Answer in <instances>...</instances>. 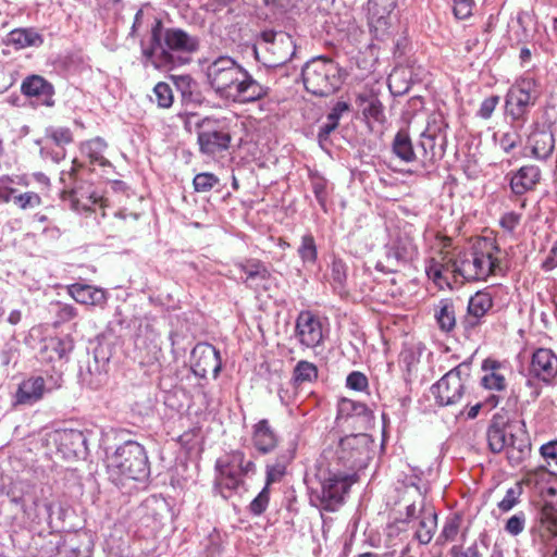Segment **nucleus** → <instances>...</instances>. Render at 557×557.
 <instances>
[{"instance_id": "nucleus-36", "label": "nucleus", "mask_w": 557, "mask_h": 557, "mask_svg": "<svg viewBox=\"0 0 557 557\" xmlns=\"http://www.w3.org/2000/svg\"><path fill=\"white\" fill-rule=\"evenodd\" d=\"M239 269L244 274V282L249 287H259L261 283L267 281L270 276L265 265L258 260H250L246 263H242L239 264Z\"/></svg>"}, {"instance_id": "nucleus-17", "label": "nucleus", "mask_w": 557, "mask_h": 557, "mask_svg": "<svg viewBox=\"0 0 557 557\" xmlns=\"http://www.w3.org/2000/svg\"><path fill=\"white\" fill-rule=\"evenodd\" d=\"M493 307V298L487 292H478L470 297L467 314L461 320L465 332L470 334L482 322V319Z\"/></svg>"}, {"instance_id": "nucleus-7", "label": "nucleus", "mask_w": 557, "mask_h": 557, "mask_svg": "<svg viewBox=\"0 0 557 557\" xmlns=\"http://www.w3.org/2000/svg\"><path fill=\"white\" fill-rule=\"evenodd\" d=\"M355 481V474L330 472L319 488L311 490L310 502L322 510L336 511Z\"/></svg>"}, {"instance_id": "nucleus-25", "label": "nucleus", "mask_w": 557, "mask_h": 557, "mask_svg": "<svg viewBox=\"0 0 557 557\" xmlns=\"http://www.w3.org/2000/svg\"><path fill=\"white\" fill-rule=\"evenodd\" d=\"M63 199L71 202V208L74 211H89L92 206L98 203L101 199L97 193L91 189L88 184H78L67 191H63Z\"/></svg>"}, {"instance_id": "nucleus-14", "label": "nucleus", "mask_w": 557, "mask_h": 557, "mask_svg": "<svg viewBox=\"0 0 557 557\" xmlns=\"http://www.w3.org/2000/svg\"><path fill=\"white\" fill-rule=\"evenodd\" d=\"M243 65L228 55H220L206 67L207 82L219 97Z\"/></svg>"}, {"instance_id": "nucleus-42", "label": "nucleus", "mask_w": 557, "mask_h": 557, "mask_svg": "<svg viewBox=\"0 0 557 557\" xmlns=\"http://www.w3.org/2000/svg\"><path fill=\"white\" fill-rule=\"evenodd\" d=\"M394 153L405 162H412L417 158L411 139L406 132H398L393 141Z\"/></svg>"}, {"instance_id": "nucleus-56", "label": "nucleus", "mask_w": 557, "mask_h": 557, "mask_svg": "<svg viewBox=\"0 0 557 557\" xmlns=\"http://www.w3.org/2000/svg\"><path fill=\"white\" fill-rule=\"evenodd\" d=\"M416 253L417 249L411 244H405L391 248L388 257H393L397 261H408L411 260Z\"/></svg>"}, {"instance_id": "nucleus-41", "label": "nucleus", "mask_w": 557, "mask_h": 557, "mask_svg": "<svg viewBox=\"0 0 557 557\" xmlns=\"http://www.w3.org/2000/svg\"><path fill=\"white\" fill-rule=\"evenodd\" d=\"M436 527H437L436 513L431 509L423 510L421 518H420L419 527L416 531V537L419 541V543L424 544V545L429 544L433 539Z\"/></svg>"}, {"instance_id": "nucleus-15", "label": "nucleus", "mask_w": 557, "mask_h": 557, "mask_svg": "<svg viewBox=\"0 0 557 557\" xmlns=\"http://www.w3.org/2000/svg\"><path fill=\"white\" fill-rule=\"evenodd\" d=\"M295 335L301 346L315 348L324 338L320 319L311 311H301L296 319Z\"/></svg>"}, {"instance_id": "nucleus-33", "label": "nucleus", "mask_w": 557, "mask_h": 557, "mask_svg": "<svg viewBox=\"0 0 557 557\" xmlns=\"http://www.w3.org/2000/svg\"><path fill=\"white\" fill-rule=\"evenodd\" d=\"M530 451L531 443L527 436L509 434L506 454L510 465L518 466L529 456Z\"/></svg>"}, {"instance_id": "nucleus-20", "label": "nucleus", "mask_w": 557, "mask_h": 557, "mask_svg": "<svg viewBox=\"0 0 557 557\" xmlns=\"http://www.w3.org/2000/svg\"><path fill=\"white\" fill-rule=\"evenodd\" d=\"M53 387H47L42 376H30L18 384L13 397L14 406H33L39 401L47 392Z\"/></svg>"}, {"instance_id": "nucleus-43", "label": "nucleus", "mask_w": 557, "mask_h": 557, "mask_svg": "<svg viewBox=\"0 0 557 557\" xmlns=\"http://www.w3.org/2000/svg\"><path fill=\"white\" fill-rule=\"evenodd\" d=\"M348 110L349 106L347 102H336L331 112L327 114L326 121L320 126L318 134L319 138L325 139L338 126L342 114Z\"/></svg>"}, {"instance_id": "nucleus-1", "label": "nucleus", "mask_w": 557, "mask_h": 557, "mask_svg": "<svg viewBox=\"0 0 557 557\" xmlns=\"http://www.w3.org/2000/svg\"><path fill=\"white\" fill-rule=\"evenodd\" d=\"M198 48L197 37L181 28H164L161 21H156L149 47L144 49V54L156 67H169L175 63L172 52L193 53Z\"/></svg>"}, {"instance_id": "nucleus-51", "label": "nucleus", "mask_w": 557, "mask_h": 557, "mask_svg": "<svg viewBox=\"0 0 557 557\" xmlns=\"http://www.w3.org/2000/svg\"><path fill=\"white\" fill-rule=\"evenodd\" d=\"M46 348L54 351L59 359H63L67 357V355L73 350L74 345L73 341L69 337L65 338H51L49 343L46 345Z\"/></svg>"}, {"instance_id": "nucleus-50", "label": "nucleus", "mask_w": 557, "mask_h": 557, "mask_svg": "<svg viewBox=\"0 0 557 557\" xmlns=\"http://www.w3.org/2000/svg\"><path fill=\"white\" fill-rule=\"evenodd\" d=\"M270 500V488L264 485V487L260 491V493L250 502L249 511L253 516L262 515L269 505Z\"/></svg>"}, {"instance_id": "nucleus-19", "label": "nucleus", "mask_w": 557, "mask_h": 557, "mask_svg": "<svg viewBox=\"0 0 557 557\" xmlns=\"http://www.w3.org/2000/svg\"><path fill=\"white\" fill-rule=\"evenodd\" d=\"M459 269L458 256L455 259L442 256L440 260L431 259L425 268V272L436 284L442 285L445 283L449 286L450 281H454V283L459 282Z\"/></svg>"}, {"instance_id": "nucleus-46", "label": "nucleus", "mask_w": 557, "mask_h": 557, "mask_svg": "<svg viewBox=\"0 0 557 557\" xmlns=\"http://www.w3.org/2000/svg\"><path fill=\"white\" fill-rule=\"evenodd\" d=\"M293 377L297 383L312 382L318 377V369L312 362L301 360L296 364Z\"/></svg>"}, {"instance_id": "nucleus-44", "label": "nucleus", "mask_w": 557, "mask_h": 557, "mask_svg": "<svg viewBox=\"0 0 557 557\" xmlns=\"http://www.w3.org/2000/svg\"><path fill=\"white\" fill-rule=\"evenodd\" d=\"M446 128L447 123L440 112H433L429 115L425 129L422 134L436 137L442 139V143H446Z\"/></svg>"}, {"instance_id": "nucleus-53", "label": "nucleus", "mask_w": 557, "mask_h": 557, "mask_svg": "<svg viewBox=\"0 0 557 557\" xmlns=\"http://www.w3.org/2000/svg\"><path fill=\"white\" fill-rule=\"evenodd\" d=\"M525 522V513L523 511H518L507 520L505 531L512 536H517L523 532Z\"/></svg>"}, {"instance_id": "nucleus-22", "label": "nucleus", "mask_w": 557, "mask_h": 557, "mask_svg": "<svg viewBox=\"0 0 557 557\" xmlns=\"http://www.w3.org/2000/svg\"><path fill=\"white\" fill-rule=\"evenodd\" d=\"M251 443L260 455H269L278 445V435L268 419H261L251 426Z\"/></svg>"}, {"instance_id": "nucleus-61", "label": "nucleus", "mask_w": 557, "mask_h": 557, "mask_svg": "<svg viewBox=\"0 0 557 557\" xmlns=\"http://www.w3.org/2000/svg\"><path fill=\"white\" fill-rule=\"evenodd\" d=\"M520 143V136L517 132L505 133L500 138V147L505 152H509L515 149Z\"/></svg>"}, {"instance_id": "nucleus-37", "label": "nucleus", "mask_w": 557, "mask_h": 557, "mask_svg": "<svg viewBox=\"0 0 557 557\" xmlns=\"http://www.w3.org/2000/svg\"><path fill=\"white\" fill-rule=\"evenodd\" d=\"M435 320L441 331L449 333L456 326V311L450 299H442L435 307Z\"/></svg>"}, {"instance_id": "nucleus-59", "label": "nucleus", "mask_w": 557, "mask_h": 557, "mask_svg": "<svg viewBox=\"0 0 557 557\" xmlns=\"http://www.w3.org/2000/svg\"><path fill=\"white\" fill-rule=\"evenodd\" d=\"M520 491L510 487L506 491L504 498L498 503V508L503 512L511 510L519 502Z\"/></svg>"}, {"instance_id": "nucleus-64", "label": "nucleus", "mask_w": 557, "mask_h": 557, "mask_svg": "<svg viewBox=\"0 0 557 557\" xmlns=\"http://www.w3.org/2000/svg\"><path fill=\"white\" fill-rule=\"evenodd\" d=\"M458 531H459V519L451 518L446 521V523L443 528V531H442V536L447 541H451L456 537V535L458 534Z\"/></svg>"}, {"instance_id": "nucleus-34", "label": "nucleus", "mask_w": 557, "mask_h": 557, "mask_svg": "<svg viewBox=\"0 0 557 557\" xmlns=\"http://www.w3.org/2000/svg\"><path fill=\"white\" fill-rule=\"evenodd\" d=\"M488 447L493 453H500L506 449L508 445L509 434L505 429V424L496 416L493 417L492 422L486 432Z\"/></svg>"}, {"instance_id": "nucleus-10", "label": "nucleus", "mask_w": 557, "mask_h": 557, "mask_svg": "<svg viewBox=\"0 0 557 557\" xmlns=\"http://www.w3.org/2000/svg\"><path fill=\"white\" fill-rule=\"evenodd\" d=\"M231 133L224 121L203 119L199 124L197 141L201 153L214 156L228 149Z\"/></svg>"}, {"instance_id": "nucleus-40", "label": "nucleus", "mask_w": 557, "mask_h": 557, "mask_svg": "<svg viewBox=\"0 0 557 557\" xmlns=\"http://www.w3.org/2000/svg\"><path fill=\"white\" fill-rule=\"evenodd\" d=\"M106 149V141L99 137L82 145V152L89 159L90 163L100 166L110 165L109 160L104 157Z\"/></svg>"}, {"instance_id": "nucleus-21", "label": "nucleus", "mask_w": 557, "mask_h": 557, "mask_svg": "<svg viewBox=\"0 0 557 557\" xmlns=\"http://www.w3.org/2000/svg\"><path fill=\"white\" fill-rule=\"evenodd\" d=\"M525 149L533 159L546 161L555 149V137L550 129L535 127L528 136Z\"/></svg>"}, {"instance_id": "nucleus-48", "label": "nucleus", "mask_w": 557, "mask_h": 557, "mask_svg": "<svg viewBox=\"0 0 557 557\" xmlns=\"http://www.w3.org/2000/svg\"><path fill=\"white\" fill-rule=\"evenodd\" d=\"M219 177L210 172L199 173L193 181L194 189L197 193H208L219 185Z\"/></svg>"}, {"instance_id": "nucleus-31", "label": "nucleus", "mask_w": 557, "mask_h": 557, "mask_svg": "<svg viewBox=\"0 0 557 557\" xmlns=\"http://www.w3.org/2000/svg\"><path fill=\"white\" fill-rule=\"evenodd\" d=\"M357 103L367 119H372L377 123L385 121L384 107L373 92H360L357 96Z\"/></svg>"}, {"instance_id": "nucleus-49", "label": "nucleus", "mask_w": 557, "mask_h": 557, "mask_svg": "<svg viewBox=\"0 0 557 557\" xmlns=\"http://www.w3.org/2000/svg\"><path fill=\"white\" fill-rule=\"evenodd\" d=\"M156 101L160 108L168 109L173 103L172 88L166 83H158L153 88Z\"/></svg>"}, {"instance_id": "nucleus-35", "label": "nucleus", "mask_w": 557, "mask_h": 557, "mask_svg": "<svg viewBox=\"0 0 557 557\" xmlns=\"http://www.w3.org/2000/svg\"><path fill=\"white\" fill-rule=\"evenodd\" d=\"M295 457V448L282 450L274 462L267 465V480L265 485L270 486L272 483L277 482L285 474L287 466Z\"/></svg>"}, {"instance_id": "nucleus-29", "label": "nucleus", "mask_w": 557, "mask_h": 557, "mask_svg": "<svg viewBox=\"0 0 557 557\" xmlns=\"http://www.w3.org/2000/svg\"><path fill=\"white\" fill-rule=\"evenodd\" d=\"M557 478L553 472L545 467H537L525 473L524 482L528 486H532L540 492L546 491L550 495L556 494V488L553 483H556Z\"/></svg>"}, {"instance_id": "nucleus-13", "label": "nucleus", "mask_w": 557, "mask_h": 557, "mask_svg": "<svg viewBox=\"0 0 557 557\" xmlns=\"http://www.w3.org/2000/svg\"><path fill=\"white\" fill-rule=\"evenodd\" d=\"M265 49L271 55V66H281L287 63L296 53L293 37L284 32L265 30L261 35Z\"/></svg>"}, {"instance_id": "nucleus-47", "label": "nucleus", "mask_w": 557, "mask_h": 557, "mask_svg": "<svg viewBox=\"0 0 557 557\" xmlns=\"http://www.w3.org/2000/svg\"><path fill=\"white\" fill-rule=\"evenodd\" d=\"M46 135L59 148H63L73 141V135L69 127L52 126L47 128Z\"/></svg>"}, {"instance_id": "nucleus-63", "label": "nucleus", "mask_w": 557, "mask_h": 557, "mask_svg": "<svg viewBox=\"0 0 557 557\" xmlns=\"http://www.w3.org/2000/svg\"><path fill=\"white\" fill-rule=\"evenodd\" d=\"M77 315V310L72 305L58 304L57 317L62 322H67Z\"/></svg>"}, {"instance_id": "nucleus-4", "label": "nucleus", "mask_w": 557, "mask_h": 557, "mask_svg": "<svg viewBox=\"0 0 557 557\" xmlns=\"http://www.w3.org/2000/svg\"><path fill=\"white\" fill-rule=\"evenodd\" d=\"M541 97L539 81L524 75L508 89L505 97V114L517 129L522 128L529 120V113Z\"/></svg>"}, {"instance_id": "nucleus-3", "label": "nucleus", "mask_w": 557, "mask_h": 557, "mask_svg": "<svg viewBox=\"0 0 557 557\" xmlns=\"http://www.w3.org/2000/svg\"><path fill=\"white\" fill-rule=\"evenodd\" d=\"M498 247L493 239L478 238L469 250L458 253L460 278L465 281L486 280L498 268Z\"/></svg>"}, {"instance_id": "nucleus-30", "label": "nucleus", "mask_w": 557, "mask_h": 557, "mask_svg": "<svg viewBox=\"0 0 557 557\" xmlns=\"http://www.w3.org/2000/svg\"><path fill=\"white\" fill-rule=\"evenodd\" d=\"M7 41L16 49L28 47H40L44 44V37L35 28H15L8 34Z\"/></svg>"}, {"instance_id": "nucleus-27", "label": "nucleus", "mask_w": 557, "mask_h": 557, "mask_svg": "<svg viewBox=\"0 0 557 557\" xmlns=\"http://www.w3.org/2000/svg\"><path fill=\"white\" fill-rule=\"evenodd\" d=\"M22 509L21 525L32 528L51 516L52 505L50 503L41 504L38 499H33L29 504L23 503Z\"/></svg>"}, {"instance_id": "nucleus-2", "label": "nucleus", "mask_w": 557, "mask_h": 557, "mask_svg": "<svg viewBox=\"0 0 557 557\" xmlns=\"http://www.w3.org/2000/svg\"><path fill=\"white\" fill-rule=\"evenodd\" d=\"M108 472L115 484L126 480L141 481L149 475L148 456L143 445L126 441L108 456Z\"/></svg>"}, {"instance_id": "nucleus-28", "label": "nucleus", "mask_w": 557, "mask_h": 557, "mask_svg": "<svg viewBox=\"0 0 557 557\" xmlns=\"http://www.w3.org/2000/svg\"><path fill=\"white\" fill-rule=\"evenodd\" d=\"M445 146L446 143H442V139L421 133L418 153H420L423 164H432L437 159L443 158L445 153Z\"/></svg>"}, {"instance_id": "nucleus-8", "label": "nucleus", "mask_w": 557, "mask_h": 557, "mask_svg": "<svg viewBox=\"0 0 557 557\" xmlns=\"http://www.w3.org/2000/svg\"><path fill=\"white\" fill-rule=\"evenodd\" d=\"M471 374V362L463 361L444 374L431 392L440 406H454L460 403Z\"/></svg>"}, {"instance_id": "nucleus-52", "label": "nucleus", "mask_w": 557, "mask_h": 557, "mask_svg": "<svg viewBox=\"0 0 557 557\" xmlns=\"http://www.w3.org/2000/svg\"><path fill=\"white\" fill-rule=\"evenodd\" d=\"M331 280L335 287H343L347 280V265L341 259H334L331 264Z\"/></svg>"}, {"instance_id": "nucleus-5", "label": "nucleus", "mask_w": 557, "mask_h": 557, "mask_svg": "<svg viewBox=\"0 0 557 557\" xmlns=\"http://www.w3.org/2000/svg\"><path fill=\"white\" fill-rule=\"evenodd\" d=\"M218 475L216 488L223 498H228L243 483L246 476L256 473V463L239 449L220 457L215 462Z\"/></svg>"}, {"instance_id": "nucleus-11", "label": "nucleus", "mask_w": 557, "mask_h": 557, "mask_svg": "<svg viewBox=\"0 0 557 557\" xmlns=\"http://www.w3.org/2000/svg\"><path fill=\"white\" fill-rule=\"evenodd\" d=\"M529 386H533L532 380H537L545 385L557 384V355L549 348H537L533 351L529 364Z\"/></svg>"}, {"instance_id": "nucleus-26", "label": "nucleus", "mask_w": 557, "mask_h": 557, "mask_svg": "<svg viewBox=\"0 0 557 557\" xmlns=\"http://www.w3.org/2000/svg\"><path fill=\"white\" fill-rule=\"evenodd\" d=\"M69 294L76 302L86 306L103 307L108 300L104 289L87 284L75 283L70 285Z\"/></svg>"}, {"instance_id": "nucleus-6", "label": "nucleus", "mask_w": 557, "mask_h": 557, "mask_svg": "<svg viewBox=\"0 0 557 557\" xmlns=\"http://www.w3.org/2000/svg\"><path fill=\"white\" fill-rule=\"evenodd\" d=\"M302 81L307 91L327 97L342 85V72L337 63L326 58H314L302 67Z\"/></svg>"}, {"instance_id": "nucleus-18", "label": "nucleus", "mask_w": 557, "mask_h": 557, "mask_svg": "<svg viewBox=\"0 0 557 557\" xmlns=\"http://www.w3.org/2000/svg\"><path fill=\"white\" fill-rule=\"evenodd\" d=\"M191 356L195 360L194 372L205 377L209 371L216 377L221 367L220 351L210 344H198L191 351Z\"/></svg>"}, {"instance_id": "nucleus-32", "label": "nucleus", "mask_w": 557, "mask_h": 557, "mask_svg": "<svg viewBox=\"0 0 557 557\" xmlns=\"http://www.w3.org/2000/svg\"><path fill=\"white\" fill-rule=\"evenodd\" d=\"M371 410L362 403L349 398H342L337 405V421H347L349 418L370 420Z\"/></svg>"}, {"instance_id": "nucleus-58", "label": "nucleus", "mask_w": 557, "mask_h": 557, "mask_svg": "<svg viewBox=\"0 0 557 557\" xmlns=\"http://www.w3.org/2000/svg\"><path fill=\"white\" fill-rule=\"evenodd\" d=\"M540 455L548 466H557V441H549L540 447Z\"/></svg>"}, {"instance_id": "nucleus-60", "label": "nucleus", "mask_w": 557, "mask_h": 557, "mask_svg": "<svg viewBox=\"0 0 557 557\" xmlns=\"http://www.w3.org/2000/svg\"><path fill=\"white\" fill-rule=\"evenodd\" d=\"M473 0H454V13L456 17L465 20L472 14Z\"/></svg>"}, {"instance_id": "nucleus-45", "label": "nucleus", "mask_w": 557, "mask_h": 557, "mask_svg": "<svg viewBox=\"0 0 557 557\" xmlns=\"http://www.w3.org/2000/svg\"><path fill=\"white\" fill-rule=\"evenodd\" d=\"M298 255L305 264H313L318 258L315 240L311 234H305L301 237Z\"/></svg>"}, {"instance_id": "nucleus-62", "label": "nucleus", "mask_w": 557, "mask_h": 557, "mask_svg": "<svg viewBox=\"0 0 557 557\" xmlns=\"http://www.w3.org/2000/svg\"><path fill=\"white\" fill-rule=\"evenodd\" d=\"M521 214L516 212H507L500 219V225L506 231H513L520 223Z\"/></svg>"}, {"instance_id": "nucleus-55", "label": "nucleus", "mask_w": 557, "mask_h": 557, "mask_svg": "<svg viewBox=\"0 0 557 557\" xmlns=\"http://www.w3.org/2000/svg\"><path fill=\"white\" fill-rule=\"evenodd\" d=\"M368 377L359 371H352L346 379V386L356 392H363L368 388Z\"/></svg>"}, {"instance_id": "nucleus-23", "label": "nucleus", "mask_w": 557, "mask_h": 557, "mask_svg": "<svg viewBox=\"0 0 557 557\" xmlns=\"http://www.w3.org/2000/svg\"><path fill=\"white\" fill-rule=\"evenodd\" d=\"M484 375L481 379V385L491 391L502 392L507 388L505 373L507 368L500 361L487 358L482 362Z\"/></svg>"}, {"instance_id": "nucleus-39", "label": "nucleus", "mask_w": 557, "mask_h": 557, "mask_svg": "<svg viewBox=\"0 0 557 557\" xmlns=\"http://www.w3.org/2000/svg\"><path fill=\"white\" fill-rule=\"evenodd\" d=\"M21 90L28 97H51L53 87L39 75H32L22 83Z\"/></svg>"}, {"instance_id": "nucleus-54", "label": "nucleus", "mask_w": 557, "mask_h": 557, "mask_svg": "<svg viewBox=\"0 0 557 557\" xmlns=\"http://www.w3.org/2000/svg\"><path fill=\"white\" fill-rule=\"evenodd\" d=\"M499 96L497 95H493V96H490L487 98H485L481 104H480V108L476 112V115L483 120H488L492 117L496 107L498 106L499 103Z\"/></svg>"}, {"instance_id": "nucleus-9", "label": "nucleus", "mask_w": 557, "mask_h": 557, "mask_svg": "<svg viewBox=\"0 0 557 557\" xmlns=\"http://www.w3.org/2000/svg\"><path fill=\"white\" fill-rule=\"evenodd\" d=\"M269 87L257 81L244 66L231 78L219 98L234 103H251L267 97Z\"/></svg>"}, {"instance_id": "nucleus-24", "label": "nucleus", "mask_w": 557, "mask_h": 557, "mask_svg": "<svg viewBox=\"0 0 557 557\" xmlns=\"http://www.w3.org/2000/svg\"><path fill=\"white\" fill-rule=\"evenodd\" d=\"M51 438L58 446V450L66 458L77 456L86 443L84 434L72 429L54 431Z\"/></svg>"}, {"instance_id": "nucleus-38", "label": "nucleus", "mask_w": 557, "mask_h": 557, "mask_svg": "<svg viewBox=\"0 0 557 557\" xmlns=\"http://www.w3.org/2000/svg\"><path fill=\"white\" fill-rule=\"evenodd\" d=\"M535 523L552 536H557V502H544L537 511Z\"/></svg>"}, {"instance_id": "nucleus-57", "label": "nucleus", "mask_w": 557, "mask_h": 557, "mask_svg": "<svg viewBox=\"0 0 557 557\" xmlns=\"http://www.w3.org/2000/svg\"><path fill=\"white\" fill-rule=\"evenodd\" d=\"M14 202L21 209L34 208L41 203V198L38 194L27 191L14 197Z\"/></svg>"}, {"instance_id": "nucleus-16", "label": "nucleus", "mask_w": 557, "mask_h": 557, "mask_svg": "<svg viewBox=\"0 0 557 557\" xmlns=\"http://www.w3.org/2000/svg\"><path fill=\"white\" fill-rule=\"evenodd\" d=\"M509 187L515 196H523L530 191L535 190L542 180V171L535 164H525L517 171L510 172Z\"/></svg>"}, {"instance_id": "nucleus-12", "label": "nucleus", "mask_w": 557, "mask_h": 557, "mask_svg": "<svg viewBox=\"0 0 557 557\" xmlns=\"http://www.w3.org/2000/svg\"><path fill=\"white\" fill-rule=\"evenodd\" d=\"M338 463L348 469L361 468L368 454V437L366 434H351L341 438L335 450Z\"/></svg>"}]
</instances>
